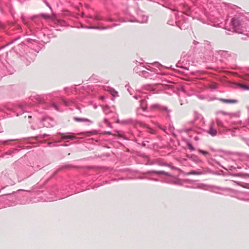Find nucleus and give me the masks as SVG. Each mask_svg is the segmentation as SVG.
Segmentation results:
<instances>
[{"label":"nucleus","instance_id":"f257e3e1","mask_svg":"<svg viewBox=\"0 0 249 249\" xmlns=\"http://www.w3.org/2000/svg\"><path fill=\"white\" fill-rule=\"evenodd\" d=\"M219 100L222 102L225 103H235L236 102L235 100H228V99H224L222 98H220Z\"/></svg>","mask_w":249,"mask_h":249},{"label":"nucleus","instance_id":"f03ea898","mask_svg":"<svg viewBox=\"0 0 249 249\" xmlns=\"http://www.w3.org/2000/svg\"><path fill=\"white\" fill-rule=\"evenodd\" d=\"M141 107L142 109L143 110H145L147 108V104L145 101L141 100Z\"/></svg>","mask_w":249,"mask_h":249},{"label":"nucleus","instance_id":"7ed1b4c3","mask_svg":"<svg viewBox=\"0 0 249 249\" xmlns=\"http://www.w3.org/2000/svg\"><path fill=\"white\" fill-rule=\"evenodd\" d=\"M40 16L42 17V18H44L46 19H51V18L53 19L54 17H55V15L53 14L52 17H51V16H49V15L42 14L40 15Z\"/></svg>","mask_w":249,"mask_h":249},{"label":"nucleus","instance_id":"20e7f679","mask_svg":"<svg viewBox=\"0 0 249 249\" xmlns=\"http://www.w3.org/2000/svg\"><path fill=\"white\" fill-rule=\"evenodd\" d=\"M209 134L211 135L212 136H214L217 134V131L215 129H213L212 127H211L209 130Z\"/></svg>","mask_w":249,"mask_h":249},{"label":"nucleus","instance_id":"39448f33","mask_svg":"<svg viewBox=\"0 0 249 249\" xmlns=\"http://www.w3.org/2000/svg\"><path fill=\"white\" fill-rule=\"evenodd\" d=\"M198 151H199V153H201L202 154L205 155L208 154V152L206 151H204V150H199Z\"/></svg>","mask_w":249,"mask_h":249},{"label":"nucleus","instance_id":"423d86ee","mask_svg":"<svg viewBox=\"0 0 249 249\" xmlns=\"http://www.w3.org/2000/svg\"><path fill=\"white\" fill-rule=\"evenodd\" d=\"M239 86L241 88H242L244 89H248L246 85H243V84H239Z\"/></svg>","mask_w":249,"mask_h":249},{"label":"nucleus","instance_id":"0eeeda50","mask_svg":"<svg viewBox=\"0 0 249 249\" xmlns=\"http://www.w3.org/2000/svg\"><path fill=\"white\" fill-rule=\"evenodd\" d=\"M188 146H189V149H190L191 150H194V147L191 144H190L188 145Z\"/></svg>","mask_w":249,"mask_h":249},{"label":"nucleus","instance_id":"6e6552de","mask_svg":"<svg viewBox=\"0 0 249 249\" xmlns=\"http://www.w3.org/2000/svg\"><path fill=\"white\" fill-rule=\"evenodd\" d=\"M236 21L235 20H234V19H232L231 20V23H232V24L233 25H235V23H234Z\"/></svg>","mask_w":249,"mask_h":249},{"label":"nucleus","instance_id":"1a4fd4ad","mask_svg":"<svg viewBox=\"0 0 249 249\" xmlns=\"http://www.w3.org/2000/svg\"><path fill=\"white\" fill-rule=\"evenodd\" d=\"M73 137L72 136L70 135V136H67V137H66V138H73Z\"/></svg>","mask_w":249,"mask_h":249},{"label":"nucleus","instance_id":"9d476101","mask_svg":"<svg viewBox=\"0 0 249 249\" xmlns=\"http://www.w3.org/2000/svg\"><path fill=\"white\" fill-rule=\"evenodd\" d=\"M75 120H76V121H80V119H77V118L75 119Z\"/></svg>","mask_w":249,"mask_h":249}]
</instances>
